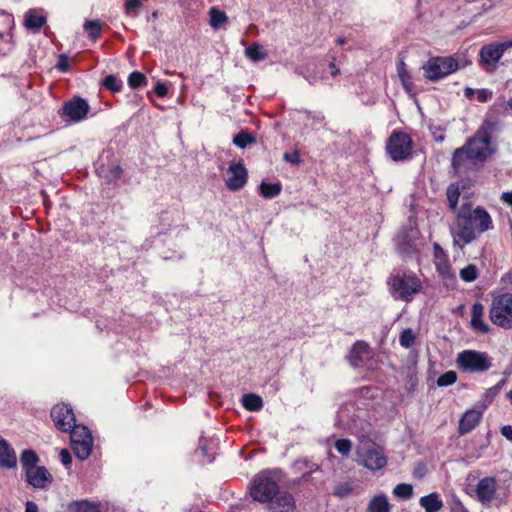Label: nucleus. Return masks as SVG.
<instances>
[{
    "instance_id": "obj_1",
    "label": "nucleus",
    "mask_w": 512,
    "mask_h": 512,
    "mask_svg": "<svg viewBox=\"0 0 512 512\" xmlns=\"http://www.w3.org/2000/svg\"><path fill=\"white\" fill-rule=\"evenodd\" d=\"M494 229L492 217L486 209L477 206L472 209L468 203L462 204L457 212L455 226L451 230L453 243L459 248L473 242L477 234Z\"/></svg>"
},
{
    "instance_id": "obj_2",
    "label": "nucleus",
    "mask_w": 512,
    "mask_h": 512,
    "mask_svg": "<svg viewBox=\"0 0 512 512\" xmlns=\"http://www.w3.org/2000/svg\"><path fill=\"white\" fill-rule=\"evenodd\" d=\"M495 152L488 127H481L465 146L456 149L452 157V168L456 174L474 168L476 162L485 161Z\"/></svg>"
},
{
    "instance_id": "obj_3",
    "label": "nucleus",
    "mask_w": 512,
    "mask_h": 512,
    "mask_svg": "<svg viewBox=\"0 0 512 512\" xmlns=\"http://www.w3.org/2000/svg\"><path fill=\"white\" fill-rule=\"evenodd\" d=\"M389 293L395 300L410 302L423 289L421 279L413 272L393 271L387 280Z\"/></svg>"
},
{
    "instance_id": "obj_4",
    "label": "nucleus",
    "mask_w": 512,
    "mask_h": 512,
    "mask_svg": "<svg viewBox=\"0 0 512 512\" xmlns=\"http://www.w3.org/2000/svg\"><path fill=\"white\" fill-rule=\"evenodd\" d=\"M280 470H263L249 484V494L255 502L266 504L279 491Z\"/></svg>"
},
{
    "instance_id": "obj_5",
    "label": "nucleus",
    "mask_w": 512,
    "mask_h": 512,
    "mask_svg": "<svg viewBox=\"0 0 512 512\" xmlns=\"http://www.w3.org/2000/svg\"><path fill=\"white\" fill-rule=\"evenodd\" d=\"M493 359L487 352L464 350L457 354V367L463 372L484 373L492 367Z\"/></svg>"
},
{
    "instance_id": "obj_6",
    "label": "nucleus",
    "mask_w": 512,
    "mask_h": 512,
    "mask_svg": "<svg viewBox=\"0 0 512 512\" xmlns=\"http://www.w3.org/2000/svg\"><path fill=\"white\" fill-rule=\"evenodd\" d=\"M491 322L502 328H512V293H505L495 297L489 309Z\"/></svg>"
},
{
    "instance_id": "obj_7",
    "label": "nucleus",
    "mask_w": 512,
    "mask_h": 512,
    "mask_svg": "<svg viewBox=\"0 0 512 512\" xmlns=\"http://www.w3.org/2000/svg\"><path fill=\"white\" fill-rule=\"evenodd\" d=\"M70 440L72 449L80 460L87 459L92 450L93 438L86 426L74 424L71 428Z\"/></svg>"
},
{
    "instance_id": "obj_8",
    "label": "nucleus",
    "mask_w": 512,
    "mask_h": 512,
    "mask_svg": "<svg viewBox=\"0 0 512 512\" xmlns=\"http://www.w3.org/2000/svg\"><path fill=\"white\" fill-rule=\"evenodd\" d=\"M458 62L452 57H434L423 65L424 76L429 80H439L455 72Z\"/></svg>"
},
{
    "instance_id": "obj_9",
    "label": "nucleus",
    "mask_w": 512,
    "mask_h": 512,
    "mask_svg": "<svg viewBox=\"0 0 512 512\" xmlns=\"http://www.w3.org/2000/svg\"><path fill=\"white\" fill-rule=\"evenodd\" d=\"M412 139L403 132L394 131L387 142L386 150L394 161L407 159L412 152Z\"/></svg>"
},
{
    "instance_id": "obj_10",
    "label": "nucleus",
    "mask_w": 512,
    "mask_h": 512,
    "mask_svg": "<svg viewBox=\"0 0 512 512\" xmlns=\"http://www.w3.org/2000/svg\"><path fill=\"white\" fill-rule=\"evenodd\" d=\"M476 495L478 500L484 505L495 504L503 505L506 502L507 495L497 493V481L494 477L482 478L476 486Z\"/></svg>"
},
{
    "instance_id": "obj_11",
    "label": "nucleus",
    "mask_w": 512,
    "mask_h": 512,
    "mask_svg": "<svg viewBox=\"0 0 512 512\" xmlns=\"http://www.w3.org/2000/svg\"><path fill=\"white\" fill-rule=\"evenodd\" d=\"M356 454L359 464L373 472L383 469L388 462L387 457L379 448L372 447L363 450L361 447H358Z\"/></svg>"
},
{
    "instance_id": "obj_12",
    "label": "nucleus",
    "mask_w": 512,
    "mask_h": 512,
    "mask_svg": "<svg viewBox=\"0 0 512 512\" xmlns=\"http://www.w3.org/2000/svg\"><path fill=\"white\" fill-rule=\"evenodd\" d=\"M504 52L501 43L484 45L479 52L480 64L487 72H494Z\"/></svg>"
},
{
    "instance_id": "obj_13",
    "label": "nucleus",
    "mask_w": 512,
    "mask_h": 512,
    "mask_svg": "<svg viewBox=\"0 0 512 512\" xmlns=\"http://www.w3.org/2000/svg\"><path fill=\"white\" fill-rule=\"evenodd\" d=\"M51 418L55 426L62 432H68L75 424L72 408L66 404H57L51 410Z\"/></svg>"
},
{
    "instance_id": "obj_14",
    "label": "nucleus",
    "mask_w": 512,
    "mask_h": 512,
    "mask_svg": "<svg viewBox=\"0 0 512 512\" xmlns=\"http://www.w3.org/2000/svg\"><path fill=\"white\" fill-rule=\"evenodd\" d=\"M266 509L268 512H295L296 500L290 492L278 491L277 494L266 503Z\"/></svg>"
},
{
    "instance_id": "obj_15",
    "label": "nucleus",
    "mask_w": 512,
    "mask_h": 512,
    "mask_svg": "<svg viewBox=\"0 0 512 512\" xmlns=\"http://www.w3.org/2000/svg\"><path fill=\"white\" fill-rule=\"evenodd\" d=\"M89 112V105L86 100L80 97H74L66 102L62 108V115L73 121L79 122L83 120Z\"/></svg>"
},
{
    "instance_id": "obj_16",
    "label": "nucleus",
    "mask_w": 512,
    "mask_h": 512,
    "mask_svg": "<svg viewBox=\"0 0 512 512\" xmlns=\"http://www.w3.org/2000/svg\"><path fill=\"white\" fill-rule=\"evenodd\" d=\"M24 477L26 482L36 489H46L53 481L51 473L44 466L27 469Z\"/></svg>"
},
{
    "instance_id": "obj_17",
    "label": "nucleus",
    "mask_w": 512,
    "mask_h": 512,
    "mask_svg": "<svg viewBox=\"0 0 512 512\" xmlns=\"http://www.w3.org/2000/svg\"><path fill=\"white\" fill-rule=\"evenodd\" d=\"M247 181V170L241 163L231 164L225 175V183L228 189L237 191L241 189Z\"/></svg>"
},
{
    "instance_id": "obj_18",
    "label": "nucleus",
    "mask_w": 512,
    "mask_h": 512,
    "mask_svg": "<svg viewBox=\"0 0 512 512\" xmlns=\"http://www.w3.org/2000/svg\"><path fill=\"white\" fill-rule=\"evenodd\" d=\"M433 249L434 264L436 266L438 273L443 278H451L453 276V272L451 265L449 263L448 255L438 243H434Z\"/></svg>"
},
{
    "instance_id": "obj_19",
    "label": "nucleus",
    "mask_w": 512,
    "mask_h": 512,
    "mask_svg": "<svg viewBox=\"0 0 512 512\" xmlns=\"http://www.w3.org/2000/svg\"><path fill=\"white\" fill-rule=\"evenodd\" d=\"M418 231L410 229L409 234H399L397 237L398 251L403 255H412L417 251L419 245L417 241Z\"/></svg>"
},
{
    "instance_id": "obj_20",
    "label": "nucleus",
    "mask_w": 512,
    "mask_h": 512,
    "mask_svg": "<svg viewBox=\"0 0 512 512\" xmlns=\"http://www.w3.org/2000/svg\"><path fill=\"white\" fill-rule=\"evenodd\" d=\"M354 409L352 404H346L342 406L337 414L336 425L339 428L352 430L355 426L356 418H359V415L351 414V411Z\"/></svg>"
},
{
    "instance_id": "obj_21",
    "label": "nucleus",
    "mask_w": 512,
    "mask_h": 512,
    "mask_svg": "<svg viewBox=\"0 0 512 512\" xmlns=\"http://www.w3.org/2000/svg\"><path fill=\"white\" fill-rule=\"evenodd\" d=\"M484 316V306L480 302H476L472 305L471 308V326L472 328L481 333H488L490 328L489 326L483 321Z\"/></svg>"
},
{
    "instance_id": "obj_22",
    "label": "nucleus",
    "mask_w": 512,
    "mask_h": 512,
    "mask_svg": "<svg viewBox=\"0 0 512 512\" xmlns=\"http://www.w3.org/2000/svg\"><path fill=\"white\" fill-rule=\"evenodd\" d=\"M371 354L369 345L363 341L356 342L350 351L349 360L353 367H358Z\"/></svg>"
},
{
    "instance_id": "obj_23",
    "label": "nucleus",
    "mask_w": 512,
    "mask_h": 512,
    "mask_svg": "<svg viewBox=\"0 0 512 512\" xmlns=\"http://www.w3.org/2000/svg\"><path fill=\"white\" fill-rule=\"evenodd\" d=\"M17 464V456L13 448L0 436V466L13 468Z\"/></svg>"
},
{
    "instance_id": "obj_24",
    "label": "nucleus",
    "mask_w": 512,
    "mask_h": 512,
    "mask_svg": "<svg viewBox=\"0 0 512 512\" xmlns=\"http://www.w3.org/2000/svg\"><path fill=\"white\" fill-rule=\"evenodd\" d=\"M481 413L476 410H468L460 420L459 432L466 434L472 431L480 422Z\"/></svg>"
},
{
    "instance_id": "obj_25",
    "label": "nucleus",
    "mask_w": 512,
    "mask_h": 512,
    "mask_svg": "<svg viewBox=\"0 0 512 512\" xmlns=\"http://www.w3.org/2000/svg\"><path fill=\"white\" fill-rule=\"evenodd\" d=\"M419 504L425 510V512H438L444 506L443 501L441 500L439 494L436 492L421 497Z\"/></svg>"
},
{
    "instance_id": "obj_26",
    "label": "nucleus",
    "mask_w": 512,
    "mask_h": 512,
    "mask_svg": "<svg viewBox=\"0 0 512 512\" xmlns=\"http://www.w3.org/2000/svg\"><path fill=\"white\" fill-rule=\"evenodd\" d=\"M391 504L384 493L377 494L371 498L367 506V512H390Z\"/></svg>"
},
{
    "instance_id": "obj_27",
    "label": "nucleus",
    "mask_w": 512,
    "mask_h": 512,
    "mask_svg": "<svg viewBox=\"0 0 512 512\" xmlns=\"http://www.w3.org/2000/svg\"><path fill=\"white\" fill-rule=\"evenodd\" d=\"M397 73L400 79V82L405 89V91L409 94H412L414 91V84L412 81V75L409 72L407 65L404 61H399L397 64Z\"/></svg>"
},
{
    "instance_id": "obj_28",
    "label": "nucleus",
    "mask_w": 512,
    "mask_h": 512,
    "mask_svg": "<svg viewBox=\"0 0 512 512\" xmlns=\"http://www.w3.org/2000/svg\"><path fill=\"white\" fill-rule=\"evenodd\" d=\"M282 186L280 183L262 182L259 186L260 194L267 199L274 198L280 194Z\"/></svg>"
},
{
    "instance_id": "obj_29",
    "label": "nucleus",
    "mask_w": 512,
    "mask_h": 512,
    "mask_svg": "<svg viewBox=\"0 0 512 512\" xmlns=\"http://www.w3.org/2000/svg\"><path fill=\"white\" fill-rule=\"evenodd\" d=\"M46 22V18L42 15L36 14L34 11H28L25 14V27L27 29H40L44 23Z\"/></svg>"
},
{
    "instance_id": "obj_30",
    "label": "nucleus",
    "mask_w": 512,
    "mask_h": 512,
    "mask_svg": "<svg viewBox=\"0 0 512 512\" xmlns=\"http://www.w3.org/2000/svg\"><path fill=\"white\" fill-rule=\"evenodd\" d=\"M242 404L244 408L249 411H258L263 407L262 398L253 393L244 395Z\"/></svg>"
},
{
    "instance_id": "obj_31",
    "label": "nucleus",
    "mask_w": 512,
    "mask_h": 512,
    "mask_svg": "<svg viewBox=\"0 0 512 512\" xmlns=\"http://www.w3.org/2000/svg\"><path fill=\"white\" fill-rule=\"evenodd\" d=\"M20 461L23 472H26L27 469L38 466L39 458L33 450H24L20 456Z\"/></svg>"
},
{
    "instance_id": "obj_32",
    "label": "nucleus",
    "mask_w": 512,
    "mask_h": 512,
    "mask_svg": "<svg viewBox=\"0 0 512 512\" xmlns=\"http://www.w3.org/2000/svg\"><path fill=\"white\" fill-rule=\"evenodd\" d=\"M245 55L253 62L264 60L267 53L263 51L262 47L257 43H253L245 49Z\"/></svg>"
},
{
    "instance_id": "obj_33",
    "label": "nucleus",
    "mask_w": 512,
    "mask_h": 512,
    "mask_svg": "<svg viewBox=\"0 0 512 512\" xmlns=\"http://www.w3.org/2000/svg\"><path fill=\"white\" fill-rule=\"evenodd\" d=\"M84 29L88 33V37L95 41L102 33V24L98 20H90L84 23Z\"/></svg>"
},
{
    "instance_id": "obj_34",
    "label": "nucleus",
    "mask_w": 512,
    "mask_h": 512,
    "mask_svg": "<svg viewBox=\"0 0 512 512\" xmlns=\"http://www.w3.org/2000/svg\"><path fill=\"white\" fill-rule=\"evenodd\" d=\"M393 495L400 499H410L413 496V486L407 483H400L393 489Z\"/></svg>"
},
{
    "instance_id": "obj_35",
    "label": "nucleus",
    "mask_w": 512,
    "mask_h": 512,
    "mask_svg": "<svg viewBox=\"0 0 512 512\" xmlns=\"http://www.w3.org/2000/svg\"><path fill=\"white\" fill-rule=\"evenodd\" d=\"M255 142V138L246 131H241L233 138V144L239 148H246L248 145Z\"/></svg>"
},
{
    "instance_id": "obj_36",
    "label": "nucleus",
    "mask_w": 512,
    "mask_h": 512,
    "mask_svg": "<svg viewBox=\"0 0 512 512\" xmlns=\"http://www.w3.org/2000/svg\"><path fill=\"white\" fill-rule=\"evenodd\" d=\"M209 15H210V25L213 28H218L220 25L227 22L226 14L224 12L218 10L215 7L210 9Z\"/></svg>"
},
{
    "instance_id": "obj_37",
    "label": "nucleus",
    "mask_w": 512,
    "mask_h": 512,
    "mask_svg": "<svg viewBox=\"0 0 512 512\" xmlns=\"http://www.w3.org/2000/svg\"><path fill=\"white\" fill-rule=\"evenodd\" d=\"M460 196V189L458 184H451L447 189V200L451 210H456L457 203Z\"/></svg>"
},
{
    "instance_id": "obj_38",
    "label": "nucleus",
    "mask_w": 512,
    "mask_h": 512,
    "mask_svg": "<svg viewBox=\"0 0 512 512\" xmlns=\"http://www.w3.org/2000/svg\"><path fill=\"white\" fill-rule=\"evenodd\" d=\"M334 447L336 451L343 457H348L352 450V442L346 438L337 439L335 441Z\"/></svg>"
},
{
    "instance_id": "obj_39",
    "label": "nucleus",
    "mask_w": 512,
    "mask_h": 512,
    "mask_svg": "<svg viewBox=\"0 0 512 512\" xmlns=\"http://www.w3.org/2000/svg\"><path fill=\"white\" fill-rule=\"evenodd\" d=\"M416 339V335L411 328L404 329L399 336V343L404 348H410Z\"/></svg>"
},
{
    "instance_id": "obj_40",
    "label": "nucleus",
    "mask_w": 512,
    "mask_h": 512,
    "mask_svg": "<svg viewBox=\"0 0 512 512\" xmlns=\"http://www.w3.org/2000/svg\"><path fill=\"white\" fill-rule=\"evenodd\" d=\"M103 86L112 92H118L122 88V81L115 75L110 74L103 79Z\"/></svg>"
},
{
    "instance_id": "obj_41",
    "label": "nucleus",
    "mask_w": 512,
    "mask_h": 512,
    "mask_svg": "<svg viewBox=\"0 0 512 512\" xmlns=\"http://www.w3.org/2000/svg\"><path fill=\"white\" fill-rule=\"evenodd\" d=\"M68 512H92L93 506L86 500L75 501L68 505Z\"/></svg>"
},
{
    "instance_id": "obj_42",
    "label": "nucleus",
    "mask_w": 512,
    "mask_h": 512,
    "mask_svg": "<svg viewBox=\"0 0 512 512\" xmlns=\"http://www.w3.org/2000/svg\"><path fill=\"white\" fill-rule=\"evenodd\" d=\"M146 83H147V78L141 72L134 71L129 75L128 84L133 89L144 86V85H146Z\"/></svg>"
},
{
    "instance_id": "obj_43",
    "label": "nucleus",
    "mask_w": 512,
    "mask_h": 512,
    "mask_svg": "<svg viewBox=\"0 0 512 512\" xmlns=\"http://www.w3.org/2000/svg\"><path fill=\"white\" fill-rule=\"evenodd\" d=\"M478 276L477 267L473 264H469L460 271V277L465 282H472L476 280Z\"/></svg>"
},
{
    "instance_id": "obj_44",
    "label": "nucleus",
    "mask_w": 512,
    "mask_h": 512,
    "mask_svg": "<svg viewBox=\"0 0 512 512\" xmlns=\"http://www.w3.org/2000/svg\"><path fill=\"white\" fill-rule=\"evenodd\" d=\"M457 380V374L454 371H447L440 375L437 379V385L439 387H447L454 384Z\"/></svg>"
},
{
    "instance_id": "obj_45",
    "label": "nucleus",
    "mask_w": 512,
    "mask_h": 512,
    "mask_svg": "<svg viewBox=\"0 0 512 512\" xmlns=\"http://www.w3.org/2000/svg\"><path fill=\"white\" fill-rule=\"evenodd\" d=\"M122 175V169L120 166H112L109 169V173L105 176V178L109 182H116L121 178Z\"/></svg>"
},
{
    "instance_id": "obj_46",
    "label": "nucleus",
    "mask_w": 512,
    "mask_h": 512,
    "mask_svg": "<svg viewBox=\"0 0 512 512\" xmlns=\"http://www.w3.org/2000/svg\"><path fill=\"white\" fill-rule=\"evenodd\" d=\"M69 57L65 54H61L58 57L56 68L61 72H67L70 69Z\"/></svg>"
},
{
    "instance_id": "obj_47",
    "label": "nucleus",
    "mask_w": 512,
    "mask_h": 512,
    "mask_svg": "<svg viewBox=\"0 0 512 512\" xmlns=\"http://www.w3.org/2000/svg\"><path fill=\"white\" fill-rule=\"evenodd\" d=\"M351 490H352V488H351L350 484H348V483L338 485L334 490V495H336L338 497H345L348 494H350Z\"/></svg>"
},
{
    "instance_id": "obj_48",
    "label": "nucleus",
    "mask_w": 512,
    "mask_h": 512,
    "mask_svg": "<svg viewBox=\"0 0 512 512\" xmlns=\"http://www.w3.org/2000/svg\"><path fill=\"white\" fill-rule=\"evenodd\" d=\"M154 92L158 97H165L168 93V87L163 82H157L154 87Z\"/></svg>"
},
{
    "instance_id": "obj_49",
    "label": "nucleus",
    "mask_w": 512,
    "mask_h": 512,
    "mask_svg": "<svg viewBox=\"0 0 512 512\" xmlns=\"http://www.w3.org/2000/svg\"><path fill=\"white\" fill-rule=\"evenodd\" d=\"M492 96V92L487 89H480L477 92L478 101L484 103L487 102Z\"/></svg>"
},
{
    "instance_id": "obj_50",
    "label": "nucleus",
    "mask_w": 512,
    "mask_h": 512,
    "mask_svg": "<svg viewBox=\"0 0 512 512\" xmlns=\"http://www.w3.org/2000/svg\"><path fill=\"white\" fill-rule=\"evenodd\" d=\"M284 160L293 164L300 163V157L297 151H294L292 153H285L284 154Z\"/></svg>"
},
{
    "instance_id": "obj_51",
    "label": "nucleus",
    "mask_w": 512,
    "mask_h": 512,
    "mask_svg": "<svg viewBox=\"0 0 512 512\" xmlns=\"http://www.w3.org/2000/svg\"><path fill=\"white\" fill-rule=\"evenodd\" d=\"M0 20L7 26V28H11L14 24L13 16L6 12L0 14Z\"/></svg>"
},
{
    "instance_id": "obj_52",
    "label": "nucleus",
    "mask_w": 512,
    "mask_h": 512,
    "mask_svg": "<svg viewBox=\"0 0 512 512\" xmlns=\"http://www.w3.org/2000/svg\"><path fill=\"white\" fill-rule=\"evenodd\" d=\"M60 459H61V462L64 466H68L71 461H72V458H71V455L69 453V451L67 449H62L60 451Z\"/></svg>"
},
{
    "instance_id": "obj_53",
    "label": "nucleus",
    "mask_w": 512,
    "mask_h": 512,
    "mask_svg": "<svg viewBox=\"0 0 512 512\" xmlns=\"http://www.w3.org/2000/svg\"><path fill=\"white\" fill-rule=\"evenodd\" d=\"M377 389L372 387H363L359 390V396L363 398L373 397Z\"/></svg>"
},
{
    "instance_id": "obj_54",
    "label": "nucleus",
    "mask_w": 512,
    "mask_h": 512,
    "mask_svg": "<svg viewBox=\"0 0 512 512\" xmlns=\"http://www.w3.org/2000/svg\"><path fill=\"white\" fill-rule=\"evenodd\" d=\"M140 5V0H126L125 8L127 12H130L132 10L138 9Z\"/></svg>"
},
{
    "instance_id": "obj_55",
    "label": "nucleus",
    "mask_w": 512,
    "mask_h": 512,
    "mask_svg": "<svg viewBox=\"0 0 512 512\" xmlns=\"http://www.w3.org/2000/svg\"><path fill=\"white\" fill-rule=\"evenodd\" d=\"M501 434L509 441H512V426L506 425L501 429Z\"/></svg>"
},
{
    "instance_id": "obj_56",
    "label": "nucleus",
    "mask_w": 512,
    "mask_h": 512,
    "mask_svg": "<svg viewBox=\"0 0 512 512\" xmlns=\"http://www.w3.org/2000/svg\"><path fill=\"white\" fill-rule=\"evenodd\" d=\"M25 512H39L38 505L33 501H27L25 504Z\"/></svg>"
},
{
    "instance_id": "obj_57",
    "label": "nucleus",
    "mask_w": 512,
    "mask_h": 512,
    "mask_svg": "<svg viewBox=\"0 0 512 512\" xmlns=\"http://www.w3.org/2000/svg\"><path fill=\"white\" fill-rule=\"evenodd\" d=\"M501 200L509 206H512V192H504L501 195Z\"/></svg>"
},
{
    "instance_id": "obj_58",
    "label": "nucleus",
    "mask_w": 512,
    "mask_h": 512,
    "mask_svg": "<svg viewBox=\"0 0 512 512\" xmlns=\"http://www.w3.org/2000/svg\"><path fill=\"white\" fill-rule=\"evenodd\" d=\"M329 67H330V69H331V75H332V76H336V75L339 73V70H338V69H336L335 64H334L333 62H331V63L329 64Z\"/></svg>"
},
{
    "instance_id": "obj_59",
    "label": "nucleus",
    "mask_w": 512,
    "mask_h": 512,
    "mask_svg": "<svg viewBox=\"0 0 512 512\" xmlns=\"http://www.w3.org/2000/svg\"><path fill=\"white\" fill-rule=\"evenodd\" d=\"M503 49L506 51L507 49L509 48H512V39L511 40H508V41H505V42H502L501 43Z\"/></svg>"
},
{
    "instance_id": "obj_60",
    "label": "nucleus",
    "mask_w": 512,
    "mask_h": 512,
    "mask_svg": "<svg viewBox=\"0 0 512 512\" xmlns=\"http://www.w3.org/2000/svg\"><path fill=\"white\" fill-rule=\"evenodd\" d=\"M323 119L324 117L322 115H316L313 117V120L317 123V124H321L323 122Z\"/></svg>"
},
{
    "instance_id": "obj_61",
    "label": "nucleus",
    "mask_w": 512,
    "mask_h": 512,
    "mask_svg": "<svg viewBox=\"0 0 512 512\" xmlns=\"http://www.w3.org/2000/svg\"><path fill=\"white\" fill-rule=\"evenodd\" d=\"M457 512H468V510L461 503H459Z\"/></svg>"
},
{
    "instance_id": "obj_62",
    "label": "nucleus",
    "mask_w": 512,
    "mask_h": 512,
    "mask_svg": "<svg viewBox=\"0 0 512 512\" xmlns=\"http://www.w3.org/2000/svg\"><path fill=\"white\" fill-rule=\"evenodd\" d=\"M336 42L339 45H343L344 43H346V40H345V38L339 37V38H337Z\"/></svg>"
},
{
    "instance_id": "obj_63",
    "label": "nucleus",
    "mask_w": 512,
    "mask_h": 512,
    "mask_svg": "<svg viewBox=\"0 0 512 512\" xmlns=\"http://www.w3.org/2000/svg\"><path fill=\"white\" fill-rule=\"evenodd\" d=\"M507 104H508V106L512 109V97L509 99V101H508V103H507Z\"/></svg>"
},
{
    "instance_id": "obj_64",
    "label": "nucleus",
    "mask_w": 512,
    "mask_h": 512,
    "mask_svg": "<svg viewBox=\"0 0 512 512\" xmlns=\"http://www.w3.org/2000/svg\"><path fill=\"white\" fill-rule=\"evenodd\" d=\"M508 396L512 400V390L508 393Z\"/></svg>"
}]
</instances>
